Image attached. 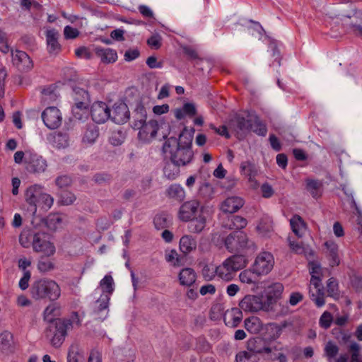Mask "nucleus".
<instances>
[{
	"label": "nucleus",
	"mask_w": 362,
	"mask_h": 362,
	"mask_svg": "<svg viewBox=\"0 0 362 362\" xmlns=\"http://www.w3.org/2000/svg\"><path fill=\"white\" fill-rule=\"evenodd\" d=\"M163 152L165 157L169 158L171 161L178 165L189 163L193 158L191 136L185 135L182 131L179 134V139L174 136H170L165 141Z\"/></svg>",
	"instance_id": "f257e3e1"
},
{
	"label": "nucleus",
	"mask_w": 362,
	"mask_h": 362,
	"mask_svg": "<svg viewBox=\"0 0 362 362\" xmlns=\"http://www.w3.org/2000/svg\"><path fill=\"white\" fill-rule=\"evenodd\" d=\"M308 268L311 275L309 294L311 300L317 307L325 305V290L321 284L322 267L317 261H309Z\"/></svg>",
	"instance_id": "f03ea898"
},
{
	"label": "nucleus",
	"mask_w": 362,
	"mask_h": 362,
	"mask_svg": "<svg viewBox=\"0 0 362 362\" xmlns=\"http://www.w3.org/2000/svg\"><path fill=\"white\" fill-rule=\"evenodd\" d=\"M51 239L49 234L45 232H35L31 229H23L19 235V243L25 248L33 247V249H54Z\"/></svg>",
	"instance_id": "7ed1b4c3"
},
{
	"label": "nucleus",
	"mask_w": 362,
	"mask_h": 362,
	"mask_svg": "<svg viewBox=\"0 0 362 362\" xmlns=\"http://www.w3.org/2000/svg\"><path fill=\"white\" fill-rule=\"evenodd\" d=\"M83 315L77 312H72L69 318L58 320L55 322V331L51 339L52 344L55 347L61 346L66 335L67 331L74 327H79L81 324Z\"/></svg>",
	"instance_id": "20e7f679"
},
{
	"label": "nucleus",
	"mask_w": 362,
	"mask_h": 362,
	"mask_svg": "<svg viewBox=\"0 0 362 362\" xmlns=\"http://www.w3.org/2000/svg\"><path fill=\"white\" fill-rule=\"evenodd\" d=\"M31 295L35 299L48 298L56 300L61 295L59 285L51 279H40L34 282L31 287Z\"/></svg>",
	"instance_id": "39448f33"
},
{
	"label": "nucleus",
	"mask_w": 362,
	"mask_h": 362,
	"mask_svg": "<svg viewBox=\"0 0 362 362\" xmlns=\"http://www.w3.org/2000/svg\"><path fill=\"white\" fill-rule=\"evenodd\" d=\"M290 226L298 240H296L294 237L288 236L287 240L289 247L291 249H305V245L302 238L306 233L308 229L307 223L300 216L295 214L290 219Z\"/></svg>",
	"instance_id": "423d86ee"
},
{
	"label": "nucleus",
	"mask_w": 362,
	"mask_h": 362,
	"mask_svg": "<svg viewBox=\"0 0 362 362\" xmlns=\"http://www.w3.org/2000/svg\"><path fill=\"white\" fill-rule=\"evenodd\" d=\"M102 291L100 298L96 301L97 310L103 312L108 308V303L110 299V296L115 290L114 280L111 275L107 274L100 281L99 288Z\"/></svg>",
	"instance_id": "0eeeda50"
},
{
	"label": "nucleus",
	"mask_w": 362,
	"mask_h": 362,
	"mask_svg": "<svg viewBox=\"0 0 362 362\" xmlns=\"http://www.w3.org/2000/svg\"><path fill=\"white\" fill-rule=\"evenodd\" d=\"M226 249H250L254 247L252 242L249 241L246 234L243 231H235L226 238L221 239V245Z\"/></svg>",
	"instance_id": "6e6552de"
},
{
	"label": "nucleus",
	"mask_w": 362,
	"mask_h": 362,
	"mask_svg": "<svg viewBox=\"0 0 362 362\" xmlns=\"http://www.w3.org/2000/svg\"><path fill=\"white\" fill-rule=\"evenodd\" d=\"M251 266L259 276H266L269 274L274 268V257L272 253L264 250L255 257Z\"/></svg>",
	"instance_id": "1a4fd4ad"
},
{
	"label": "nucleus",
	"mask_w": 362,
	"mask_h": 362,
	"mask_svg": "<svg viewBox=\"0 0 362 362\" xmlns=\"http://www.w3.org/2000/svg\"><path fill=\"white\" fill-rule=\"evenodd\" d=\"M239 306L245 312L257 313L260 310L270 312L262 298L256 295H246L240 301Z\"/></svg>",
	"instance_id": "9d476101"
},
{
	"label": "nucleus",
	"mask_w": 362,
	"mask_h": 362,
	"mask_svg": "<svg viewBox=\"0 0 362 362\" xmlns=\"http://www.w3.org/2000/svg\"><path fill=\"white\" fill-rule=\"evenodd\" d=\"M42 193V187L38 185L30 186L25 192V201L28 205L27 211L33 216L37 213V204Z\"/></svg>",
	"instance_id": "9b49d317"
},
{
	"label": "nucleus",
	"mask_w": 362,
	"mask_h": 362,
	"mask_svg": "<svg viewBox=\"0 0 362 362\" xmlns=\"http://www.w3.org/2000/svg\"><path fill=\"white\" fill-rule=\"evenodd\" d=\"M284 289V285L280 282L272 283L266 288L264 301L270 312L274 310V305L281 298Z\"/></svg>",
	"instance_id": "f8f14e48"
},
{
	"label": "nucleus",
	"mask_w": 362,
	"mask_h": 362,
	"mask_svg": "<svg viewBox=\"0 0 362 362\" xmlns=\"http://www.w3.org/2000/svg\"><path fill=\"white\" fill-rule=\"evenodd\" d=\"M189 250H167L165 260L175 267H182L192 263V259L189 255Z\"/></svg>",
	"instance_id": "ddd939ff"
},
{
	"label": "nucleus",
	"mask_w": 362,
	"mask_h": 362,
	"mask_svg": "<svg viewBox=\"0 0 362 362\" xmlns=\"http://www.w3.org/2000/svg\"><path fill=\"white\" fill-rule=\"evenodd\" d=\"M41 117L45 125L50 129H57L62 124V115L59 110L56 107H47L42 112Z\"/></svg>",
	"instance_id": "4468645a"
},
{
	"label": "nucleus",
	"mask_w": 362,
	"mask_h": 362,
	"mask_svg": "<svg viewBox=\"0 0 362 362\" xmlns=\"http://www.w3.org/2000/svg\"><path fill=\"white\" fill-rule=\"evenodd\" d=\"M90 115L95 122L103 124L110 119V110L105 103L95 102L92 105Z\"/></svg>",
	"instance_id": "2eb2a0df"
},
{
	"label": "nucleus",
	"mask_w": 362,
	"mask_h": 362,
	"mask_svg": "<svg viewBox=\"0 0 362 362\" xmlns=\"http://www.w3.org/2000/svg\"><path fill=\"white\" fill-rule=\"evenodd\" d=\"M200 204L193 199L183 203L179 210L178 217L182 221H189L198 213Z\"/></svg>",
	"instance_id": "dca6fc26"
},
{
	"label": "nucleus",
	"mask_w": 362,
	"mask_h": 362,
	"mask_svg": "<svg viewBox=\"0 0 362 362\" xmlns=\"http://www.w3.org/2000/svg\"><path fill=\"white\" fill-rule=\"evenodd\" d=\"M26 168L29 172L40 173L45 170L47 168L46 160L36 153H28L25 156Z\"/></svg>",
	"instance_id": "f3484780"
},
{
	"label": "nucleus",
	"mask_w": 362,
	"mask_h": 362,
	"mask_svg": "<svg viewBox=\"0 0 362 362\" xmlns=\"http://www.w3.org/2000/svg\"><path fill=\"white\" fill-rule=\"evenodd\" d=\"M138 136L144 142H150L154 139L158 130V123L156 120H149L139 128Z\"/></svg>",
	"instance_id": "a211bd4d"
},
{
	"label": "nucleus",
	"mask_w": 362,
	"mask_h": 362,
	"mask_svg": "<svg viewBox=\"0 0 362 362\" xmlns=\"http://www.w3.org/2000/svg\"><path fill=\"white\" fill-rule=\"evenodd\" d=\"M116 124H124L129 119V111L127 105L124 103H115L113 109L110 110V117Z\"/></svg>",
	"instance_id": "6ab92c4d"
},
{
	"label": "nucleus",
	"mask_w": 362,
	"mask_h": 362,
	"mask_svg": "<svg viewBox=\"0 0 362 362\" xmlns=\"http://www.w3.org/2000/svg\"><path fill=\"white\" fill-rule=\"evenodd\" d=\"M12 62L19 70L27 71L33 68V62L28 54L23 51L16 50L12 52Z\"/></svg>",
	"instance_id": "aec40b11"
},
{
	"label": "nucleus",
	"mask_w": 362,
	"mask_h": 362,
	"mask_svg": "<svg viewBox=\"0 0 362 362\" xmlns=\"http://www.w3.org/2000/svg\"><path fill=\"white\" fill-rule=\"evenodd\" d=\"M252 119L237 116L231 121V124L236 132L238 139L244 138L246 134L250 132Z\"/></svg>",
	"instance_id": "412c9836"
},
{
	"label": "nucleus",
	"mask_w": 362,
	"mask_h": 362,
	"mask_svg": "<svg viewBox=\"0 0 362 362\" xmlns=\"http://www.w3.org/2000/svg\"><path fill=\"white\" fill-rule=\"evenodd\" d=\"M230 263L232 267L238 271L247 266L251 259V255L247 250H239L238 253L226 259Z\"/></svg>",
	"instance_id": "4be33fe9"
},
{
	"label": "nucleus",
	"mask_w": 362,
	"mask_h": 362,
	"mask_svg": "<svg viewBox=\"0 0 362 362\" xmlns=\"http://www.w3.org/2000/svg\"><path fill=\"white\" fill-rule=\"evenodd\" d=\"M59 35V32L54 28L46 32L47 50L50 54L56 55L61 50V45L58 42Z\"/></svg>",
	"instance_id": "5701e85b"
},
{
	"label": "nucleus",
	"mask_w": 362,
	"mask_h": 362,
	"mask_svg": "<svg viewBox=\"0 0 362 362\" xmlns=\"http://www.w3.org/2000/svg\"><path fill=\"white\" fill-rule=\"evenodd\" d=\"M236 272L227 259L216 268L217 276L226 281H231L235 277Z\"/></svg>",
	"instance_id": "b1692460"
},
{
	"label": "nucleus",
	"mask_w": 362,
	"mask_h": 362,
	"mask_svg": "<svg viewBox=\"0 0 362 362\" xmlns=\"http://www.w3.org/2000/svg\"><path fill=\"white\" fill-rule=\"evenodd\" d=\"M243 319L242 311L238 308H233L228 310L223 317L224 322L226 326L235 327Z\"/></svg>",
	"instance_id": "393cba45"
},
{
	"label": "nucleus",
	"mask_w": 362,
	"mask_h": 362,
	"mask_svg": "<svg viewBox=\"0 0 362 362\" xmlns=\"http://www.w3.org/2000/svg\"><path fill=\"white\" fill-rule=\"evenodd\" d=\"M244 204V201L239 197H228L221 204V210L225 213L233 214L239 210Z\"/></svg>",
	"instance_id": "a878e982"
},
{
	"label": "nucleus",
	"mask_w": 362,
	"mask_h": 362,
	"mask_svg": "<svg viewBox=\"0 0 362 362\" xmlns=\"http://www.w3.org/2000/svg\"><path fill=\"white\" fill-rule=\"evenodd\" d=\"M96 56L100 59L101 62L105 64L113 63L117 59V54L115 50L111 48H104L96 47L94 49Z\"/></svg>",
	"instance_id": "bb28decb"
},
{
	"label": "nucleus",
	"mask_w": 362,
	"mask_h": 362,
	"mask_svg": "<svg viewBox=\"0 0 362 362\" xmlns=\"http://www.w3.org/2000/svg\"><path fill=\"white\" fill-rule=\"evenodd\" d=\"M134 122L132 124V127L134 129H139L142 127L143 124L146 122L147 119V113L144 106L139 103L136 105V107L134 111Z\"/></svg>",
	"instance_id": "cd10ccee"
},
{
	"label": "nucleus",
	"mask_w": 362,
	"mask_h": 362,
	"mask_svg": "<svg viewBox=\"0 0 362 362\" xmlns=\"http://www.w3.org/2000/svg\"><path fill=\"white\" fill-rule=\"evenodd\" d=\"M64 223V216L55 213L49 214L45 218V225L51 230H57L62 228Z\"/></svg>",
	"instance_id": "c85d7f7f"
},
{
	"label": "nucleus",
	"mask_w": 362,
	"mask_h": 362,
	"mask_svg": "<svg viewBox=\"0 0 362 362\" xmlns=\"http://www.w3.org/2000/svg\"><path fill=\"white\" fill-rule=\"evenodd\" d=\"M247 348L257 356L259 354H269L272 351V349L260 339L250 340L247 343Z\"/></svg>",
	"instance_id": "c756f323"
},
{
	"label": "nucleus",
	"mask_w": 362,
	"mask_h": 362,
	"mask_svg": "<svg viewBox=\"0 0 362 362\" xmlns=\"http://www.w3.org/2000/svg\"><path fill=\"white\" fill-rule=\"evenodd\" d=\"M322 182L318 180L310 178L305 180V189L315 199L321 197L322 193Z\"/></svg>",
	"instance_id": "7c9ffc66"
},
{
	"label": "nucleus",
	"mask_w": 362,
	"mask_h": 362,
	"mask_svg": "<svg viewBox=\"0 0 362 362\" xmlns=\"http://www.w3.org/2000/svg\"><path fill=\"white\" fill-rule=\"evenodd\" d=\"M178 278L181 285L191 286L195 282L197 276L194 269L185 268L180 272Z\"/></svg>",
	"instance_id": "2f4dec72"
},
{
	"label": "nucleus",
	"mask_w": 362,
	"mask_h": 362,
	"mask_svg": "<svg viewBox=\"0 0 362 362\" xmlns=\"http://www.w3.org/2000/svg\"><path fill=\"white\" fill-rule=\"evenodd\" d=\"M13 335L8 331H4L0 334V349L4 351L12 352L14 350Z\"/></svg>",
	"instance_id": "473e14b6"
},
{
	"label": "nucleus",
	"mask_w": 362,
	"mask_h": 362,
	"mask_svg": "<svg viewBox=\"0 0 362 362\" xmlns=\"http://www.w3.org/2000/svg\"><path fill=\"white\" fill-rule=\"evenodd\" d=\"M261 277L259 276L254 270L253 267L251 266L250 269H245L242 271L239 274V279L243 284H257L258 282V279Z\"/></svg>",
	"instance_id": "72a5a7b5"
},
{
	"label": "nucleus",
	"mask_w": 362,
	"mask_h": 362,
	"mask_svg": "<svg viewBox=\"0 0 362 362\" xmlns=\"http://www.w3.org/2000/svg\"><path fill=\"white\" fill-rule=\"evenodd\" d=\"M166 193L169 198L175 199L178 202H182L185 197V191L179 184L171 185L167 189Z\"/></svg>",
	"instance_id": "f704fd0d"
},
{
	"label": "nucleus",
	"mask_w": 362,
	"mask_h": 362,
	"mask_svg": "<svg viewBox=\"0 0 362 362\" xmlns=\"http://www.w3.org/2000/svg\"><path fill=\"white\" fill-rule=\"evenodd\" d=\"M190 221L188 228L192 233H199L202 232L206 226V218L202 213L199 214L198 216H195Z\"/></svg>",
	"instance_id": "c9c22d12"
},
{
	"label": "nucleus",
	"mask_w": 362,
	"mask_h": 362,
	"mask_svg": "<svg viewBox=\"0 0 362 362\" xmlns=\"http://www.w3.org/2000/svg\"><path fill=\"white\" fill-rule=\"evenodd\" d=\"M197 113L196 107L193 103H187L183 105L182 108H177L175 110V116L177 119H182L185 116L192 117Z\"/></svg>",
	"instance_id": "e433bc0d"
},
{
	"label": "nucleus",
	"mask_w": 362,
	"mask_h": 362,
	"mask_svg": "<svg viewBox=\"0 0 362 362\" xmlns=\"http://www.w3.org/2000/svg\"><path fill=\"white\" fill-rule=\"evenodd\" d=\"M68 362H84V353L81 348L78 345H72L69 348L68 356Z\"/></svg>",
	"instance_id": "4c0bfd02"
},
{
	"label": "nucleus",
	"mask_w": 362,
	"mask_h": 362,
	"mask_svg": "<svg viewBox=\"0 0 362 362\" xmlns=\"http://www.w3.org/2000/svg\"><path fill=\"white\" fill-rule=\"evenodd\" d=\"M52 142L54 147L58 148H64L69 144V136L66 133H55L52 136Z\"/></svg>",
	"instance_id": "58836bf2"
},
{
	"label": "nucleus",
	"mask_w": 362,
	"mask_h": 362,
	"mask_svg": "<svg viewBox=\"0 0 362 362\" xmlns=\"http://www.w3.org/2000/svg\"><path fill=\"white\" fill-rule=\"evenodd\" d=\"M245 327L250 333L257 334L262 329V323L257 317H250L245 320Z\"/></svg>",
	"instance_id": "ea45409f"
},
{
	"label": "nucleus",
	"mask_w": 362,
	"mask_h": 362,
	"mask_svg": "<svg viewBox=\"0 0 362 362\" xmlns=\"http://www.w3.org/2000/svg\"><path fill=\"white\" fill-rule=\"evenodd\" d=\"M99 136V132L96 126L91 124L87 127L83 137L84 143L93 144Z\"/></svg>",
	"instance_id": "a19ab883"
},
{
	"label": "nucleus",
	"mask_w": 362,
	"mask_h": 362,
	"mask_svg": "<svg viewBox=\"0 0 362 362\" xmlns=\"http://www.w3.org/2000/svg\"><path fill=\"white\" fill-rule=\"evenodd\" d=\"M258 358L247 347L239 351L235 356L236 362H257Z\"/></svg>",
	"instance_id": "79ce46f5"
},
{
	"label": "nucleus",
	"mask_w": 362,
	"mask_h": 362,
	"mask_svg": "<svg viewBox=\"0 0 362 362\" xmlns=\"http://www.w3.org/2000/svg\"><path fill=\"white\" fill-rule=\"evenodd\" d=\"M241 173L249 177L252 180L257 173L255 165L250 161H244L240 164Z\"/></svg>",
	"instance_id": "37998d69"
},
{
	"label": "nucleus",
	"mask_w": 362,
	"mask_h": 362,
	"mask_svg": "<svg viewBox=\"0 0 362 362\" xmlns=\"http://www.w3.org/2000/svg\"><path fill=\"white\" fill-rule=\"evenodd\" d=\"M228 222L229 223L226 224V226L231 230H240L244 228L247 223V221L245 218L239 216H233L230 219H228Z\"/></svg>",
	"instance_id": "c03bdc74"
},
{
	"label": "nucleus",
	"mask_w": 362,
	"mask_h": 362,
	"mask_svg": "<svg viewBox=\"0 0 362 362\" xmlns=\"http://www.w3.org/2000/svg\"><path fill=\"white\" fill-rule=\"evenodd\" d=\"M180 166L171 160L170 163H167L163 168L165 176L170 180L175 179L180 173Z\"/></svg>",
	"instance_id": "a18cd8bd"
},
{
	"label": "nucleus",
	"mask_w": 362,
	"mask_h": 362,
	"mask_svg": "<svg viewBox=\"0 0 362 362\" xmlns=\"http://www.w3.org/2000/svg\"><path fill=\"white\" fill-rule=\"evenodd\" d=\"M59 314V307L56 303L49 305L44 311V320L52 322L55 316Z\"/></svg>",
	"instance_id": "49530a36"
},
{
	"label": "nucleus",
	"mask_w": 362,
	"mask_h": 362,
	"mask_svg": "<svg viewBox=\"0 0 362 362\" xmlns=\"http://www.w3.org/2000/svg\"><path fill=\"white\" fill-rule=\"evenodd\" d=\"M327 291L328 296L335 299L339 297V285L337 281L332 277L328 279L327 283Z\"/></svg>",
	"instance_id": "de8ad7c7"
},
{
	"label": "nucleus",
	"mask_w": 362,
	"mask_h": 362,
	"mask_svg": "<svg viewBox=\"0 0 362 362\" xmlns=\"http://www.w3.org/2000/svg\"><path fill=\"white\" fill-rule=\"evenodd\" d=\"M339 347L332 341H328L325 346V355L327 359L331 361L334 359L339 353Z\"/></svg>",
	"instance_id": "09e8293b"
},
{
	"label": "nucleus",
	"mask_w": 362,
	"mask_h": 362,
	"mask_svg": "<svg viewBox=\"0 0 362 362\" xmlns=\"http://www.w3.org/2000/svg\"><path fill=\"white\" fill-rule=\"evenodd\" d=\"M53 203V197L51 195L42 192L39 202L37 204V207H40L45 211H47L52 207Z\"/></svg>",
	"instance_id": "8fccbe9b"
},
{
	"label": "nucleus",
	"mask_w": 362,
	"mask_h": 362,
	"mask_svg": "<svg viewBox=\"0 0 362 362\" xmlns=\"http://www.w3.org/2000/svg\"><path fill=\"white\" fill-rule=\"evenodd\" d=\"M250 131H252L259 136H265L267 132V129L266 125L262 124L259 120L252 119Z\"/></svg>",
	"instance_id": "3c124183"
},
{
	"label": "nucleus",
	"mask_w": 362,
	"mask_h": 362,
	"mask_svg": "<svg viewBox=\"0 0 362 362\" xmlns=\"http://www.w3.org/2000/svg\"><path fill=\"white\" fill-rule=\"evenodd\" d=\"M197 242L190 235H184L180 240V249H196Z\"/></svg>",
	"instance_id": "603ef678"
},
{
	"label": "nucleus",
	"mask_w": 362,
	"mask_h": 362,
	"mask_svg": "<svg viewBox=\"0 0 362 362\" xmlns=\"http://www.w3.org/2000/svg\"><path fill=\"white\" fill-rule=\"evenodd\" d=\"M360 345L356 342H352L349 346V350L352 352L350 362H362V356L360 355Z\"/></svg>",
	"instance_id": "864d4df0"
},
{
	"label": "nucleus",
	"mask_w": 362,
	"mask_h": 362,
	"mask_svg": "<svg viewBox=\"0 0 362 362\" xmlns=\"http://www.w3.org/2000/svg\"><path fill=\"white\" fill-rule=\"evenodd\" d=\"M330 267L337 266L340 263V257L338 250H327L325 254Z\"/></svg>",
	"instance_id": "5fc2aeb1"
},
{
	"label": "nucleus",
	"mask_w": 362,
	"mask_h": 362,
	"mask_svg": "<svg viewBox=\"0 0 362 362\" xmlns=\"http://www.w3.org/2000/svg\"><path fill=\"white\" fill-rule=\"evenodd\" d=\"M54 268V264L49 257H42L38 263V269L41 272H49Z\"/></svg>",
	"instance_id": "6e6d98bb"
},
{
	"label": "nucleus",
	"mask_w": 362,
	"mask_h": 362,
	"mask_svg": "<svg viewBox=\"0 0 362 362\" xmlns=\"http://www.w3.org/2000/svg\"><path fill=\"white\" fill-rule=\"evenodd\" d=\"M124 140V136L120 131L113 132L109 139L110 144L113 146L121 145Z\"/></svg>",
	"instance_id": "4d7b16f0"
},
{
	"label": "nucleus",
	"mask_w": 362,
	"mask_h": 362,
	"mask_svg": "<svg viewBox=\"0 0 362 362\" xmlns=\"http://www.w3.org/2000/svg\"><path fill=\"white\" fill-rule=\"evenodd\" d=\"M351 207L354 208L356 215V222L358 226V230L362 233V211L359 209L354 199L351 202Z\"/></svg>",
	"instance_id": "13d9d810"
},
{
	"label": "nucleus",
	"mask_w": 362,
	"mask_h": 362,
	"mask_svg": "<svg viewBox=\"0 0 362 362\" xmlns=\"http://www.w3.org/2000/svg\"><path fill=\"white\" fill-rule=\"evenodd\" d=\"M75 105L72 107V112L74 114H78V110H84L87 109V102L89 100H80L78 97L74 98Z\"/></svg>",
	"instance_id": "bf43d9fd"
},
{
	"label": "nucleus",
	"mask_w": 362,
	"mask_h": 362,
	"mask_svg": "<svg viewBox=\"0 0 362 362\" xmlns=\"http://www.w3.org/2000/svg\"><path fill=\"white\" fill-rule=\"evenodd\" d=\"M65 39H75L79 35V31L70 25L65 26L64 29Z\"/></svg>",
	"instance_id": "052dcab7"
},
{
	"label": "nucleus",
	"mask_w": 362,
	"mask_h": 362,
	"mask_svg": "<svg viewBox=\"0 0 362 362\" xmlns=\"http://www.w3.org/2000/svg\"><path fill=\"white\" fill-rule=\"evenodd\" d=\"M199 193L204 197H209L213 193V187L209 183L204 182L199 187Z\"/></svg>",
	"instance_id": "680f3d73"
},
{
	"label": "nucleus",
	"mask_w": 362,
	"mask_h": 362,
	"mask_svg": "<svg viewBox=\"0 0 362 362\" xmlns=\"http://www.w3.org/2000/svg\"><path fill=\"white\" fill-rule=\"evenodd\" d=\"M332 321V315L329 312H325L320 317V324L321 327L327 329L330 327Z\"/></svg>",
	"instance_id": "e2e57ef3"
},
{
	"label": "nucleus",
	"mask_w": 362,
	"mask_h": 362,
	"mask_svg": "<svg viewBox=\"0 0 362 362\" xmlns=\"http://www.w3.org/2000/svg\"><path fill=\"white\" fill-rule=\"evenodd\" d=\"M75 200V195L70 192H63L61 194V201L64 205H70L73 204Z\"/></svg>",
	"instance_id": "0e129e2a"
},
{
	"label": "nucleus",
	"mask_w": 362,
	"mask_h": 362,
	"mask_svg": "<svg viewBox=\"0 0 362 362\" xmlns=\"http://www.w3.org/2000/svg\"><path fill=\"white\" fill-rule=\"evenodd\" d=\"M153 222L156 228H164L167 226L168 217L165 214H158L155 216Z\"/></svg>",
	"instance_id": "69168bd1"
},
{
	"label": "nucleus",
	"mask_w": 362,
	"mask_h": 362,
	"mask_svg": "<svg viewBox=\"0 0 362 362\" xmlns=\"http://www.w3.org/2000/svg\"><path fill=\"white\" fill-rule=\"evenodd\" d=\"M161 37L156 34L152 35L150 38L148 39L147 43L148 45L154 48V49H158L161 45Z\"/></svg>",
	"instance_id": "338daca9"
},
{
	"label": "nucleus",
	"mask_w": 362,
	"mask_h": 362,
	"mask_svg": "<svg viewBox=\"0 0 362 362\" xmlns=\"http://www.w3.org/2000/svg\"><path fill=\"white\" fill-rule=\"evenodd\" d=\"M55 182L60 188L66 187L71 185V179L67 175H62L56 179Z\"/></svg>",
	"instance_id": "774afa93"
}]
</instances>
